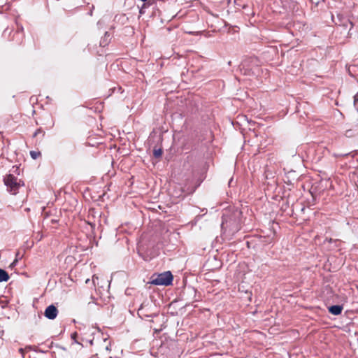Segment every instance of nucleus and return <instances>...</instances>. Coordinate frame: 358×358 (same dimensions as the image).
<instances>
[{
  "instance_id": "2eb2a0df",
  "label": "nucleus",
  "mask_w": 358,
  "mask_h": 358,
  "mask_svg": "<svg viewBox=\"0 0 358 358\" xmlns=\"http://www.w3.org/2000/svg\"><path fill=\"white\" fill-rule=\"evenodd\" d=\"M357 101H358V94H356L354 96V103H355V104L357 103Z\"/></svg>"
},
{
  "instance_id": "9b49d317",
  "label": "nucleus",
  "mask_w": 358,
  "mask_h": 358,
  "mask_svg": "<svg viewBox=\"0 0 358 358\" xmlns=\"http://www.w3.org/2000/svg\"><path fill=\"white\" fill-rule=\"evenodd\" d=\"M18 257H19V253H17V254H16V258H15V260H14V261L10 264V268H13L14 266H16V263H17V262L18 261Z\"/></svg>"
},
{
  "instance_id": "20e7f679",
  "label": "nucleus",
  "mask_w": 358,
  "mask_h": 358,
  "mask_svg": "<svg viewBox=\"0 0 358 358\" xmlns=\"http://www.w3.org/2000/svg\"><path fill=\"white\" fill-rule=\"evenodd\" d=\"M58 310L54 305L48 306L44 312V315L50 320H54L57 317Z\"/></svg>"
},
{
  "instance_id": "9d476101",
  "label": "nucleus",
  "mask_w": 358,
  "mask_h": 358,
  "mask_svg": "<svg viewBox=\"0 0 358 358\" xmlns=\"http://www.w3.org/2000/svg\"><path fill=\"white\" fill-rule=\"evenodd\" d=\"M157 255V252L155 251L154 252L150 253V257H145V256H143V258L145 261H148V260L151 259L152 257H155Z\"/></svg>"
},
{
  "instance_id": "7ed1b4c3",
  "label": "nucleus",
  "mask_w": 358,
  "mask_h": 358,
  "mask_svg": "<svg viewBox=\"0 0 358 358\" xmlns=\"http://www.w3.org/2000/svg\"><path fill=\"white\" fill-rule=\"evenodd\" d=\"M4 183L7 187L8 191L12 194H16L19 188L23 185L21 180L11 174L6 176L4 178Z\"/></svg>"
},
{
  "instance_id": "6e6552de",
  "label": "nucleus",
  "mask_w": 358,
  "mask_h": 358,
  "mask_svg": "<svg viewBox=\"0 0 358 358\" xmlns=\"http://www.w3.org/2000/svg\"><path fill=\"white\" fill-rule=\"evenodd\" d=\"M162 150L160 148L155 149L153 151V155L156 158H159L162 155Z\"/></svg>"
},
{
  "instance_id": "0eeeda50",
  "label": "nucleus",
  "mask_w": 358,
  "mask_h": 358,
  "mask_svg": "<svg viewBox=\"0 0 358 358\" xmlns=\"http://www.w3.org/2000/svg\"><path fill=\"white\" fill-rule=\"evenodd\" d=\"M9 279V275L6 270H0V282H6Z\"/></svg>"
},
{
  "instance_id": "f3484780",
  "label": "nucleus",
  "mask_w": 358,
  "mask_h": 358,
  "mask_svg": "<svg viewBox=\"0 0 358 358\" xmlns=\"http://www.w3.org/2000/svg\"><path fill=\"white\" fill-rule=\"evenodd\" d=\"M72 258H73L72 257H68L66 258V259H70V260H71Z\"/></svg>"
},
{
  "instance_id": "4468645a",
  "label": "nucleus",
  "mask_w": 358,
  "mask_h": 358,
  "mask_svg": "<svg viewBox=\"0 0 358 358\" xmlns=\"http://www.w3.org/2000/svg\"><path fill=\"white\" fill-rule=\"evenodd\" d=\"M19 352L22 355V357H24V349L23 348H20L19 349Z\"/></svg>"
},
{
  "instance_id": "a211bd4d",
  "label": "nucleus",
  "mask_w": 358,
  "mask_h": 358,
  "mask_svg": "<svg viewBox=\"0 0 358 358\" xmlns=\"http://www.w3.org/2000/svg\"><path fill=\"white\" fill-rule=\"evenodd\" d=\"M141 1H143V2H145V1H146L147 0H141Z\"/></svg>"
},
{
  "instance_id": "1a4fd4ad",
  "label": "nucleus",
  "mask_w": 358,
  "mask_h": 358,
  "mask_svg": "<svg viewBox=\"0 0 358 358\" xmlns=\"http://www.w3.org/2000/svg\"><path fill=\"white\" fill-rule=\"evenodd\" d=\"M30 155H31V157L34 159H37L41 155V152H36V151H31L30 152Z\"/></svg>"
},
{
  "instance_id": "f03ea898",
  "label": "nucleus",
  "mask_w": 358,
  "mask_h": 358,
  "mask_svg": "<svg viewBox=\"0 0 358 358\" xmlns=\"http://www.w3.org/2000/svg\"><path fill=\"white\" fill-rule=\"evenodd\" d=\"M173 275L170 271L161 273H155L150 278L149 283L159 286H169L172 285Z\"/></svg>"
},
{
  "instance_id": "6ab92c4d",
  "label": "nucleus",
  "mask_w": 358,
  "mask_h": 358,
  "mask_svg": "<svg viewBox=\"0 0 358 358\" xmlns=\"http://www.w3.org/2000/svg\"><path fill=\"white\" fill-rule=\"evenodd\" d=\"M110 358H112V357H110Z\"/></svg>"
},
{
  "instance_id": "ddd939ff",
  "label": "nucleus",
  "mask_w": 358,
  "mask_h": 358,
  "mask_svg": "<svg viewBox=\"0 0 358 358\" xmlns=\"http://www.w3.org/2000/svg\"><path fill=\"white\" fill-rule=\"evenodd\" d=\"M3 335V330H1L0 331V344H2L3 343V339H2V336Z\"/></svg>"
},
{
  "instance_id": "f257e3e1",
  "label": "nucleus",
  "mask_w": 358,
  "mask_h": 358,
  "mask_svg": "<svg viewBox=\"0 0 358 358\" xmlns=\"http://www.w3.org/2000/svg\"><path fill=\"white\" fill-rule=\"evenodd\" d=\"M240 214L239 211L233 213H224L221 224L222 229L231 234L238 231L241 229Z\"/></svg>"
},
{
  "instance_id": "dca6fc26",
  "label": "nucleus",
  "mask_w": 358,
  "mask_h": 358,
  "mask_svg": "<svg viewBox=\"0 0 358 358\" xmlns=\"http://www.w3.org/2000/svg\"><path fill=\"white\" fill-rule=\"evenodd\" d=\"M325 241H327L329 243H331L332 242V239L331 238H329V239L326 238Z\"/></svg>"
},
{
  "instance_id": "39448f33",
  "label": "nucleus",
  "mask_w": 358,
  "mask_h": 358,
  "mask_svg": "<svg viewBox=\"0 0 358 358\" xmlns=\"http://www.w3.org/2000/svg\"><path fill=\"white\" fill-rule=\"evenodd\" d=\"M343 309V307L341 305H334L328 308L329 312L334 315H338L341 314Z\"/></svg>"
},
{
  "instance_id": "423d86ee",
  "label": "nucleus",
  "mask_w": 358,
  "mask_h": 358,
  "mask_svg": "<svg viewBox=\"0 0 358 358\" xmlns=\"http://www.w3.org/2000/svg\"><path fill=\"white\" fill-rule=\"evenodd\" d=\"M334 259V257H331L330 259L324 258V263L320 264L317 265V266L322 267L323 268H330L331 266H335V265L332 264V261Z\"/></svg>"
},
{
  "instance_id": "f8f14e48",
  "label": "nucleus",
  "mask_w": 358,
  "mask_h": 358,
  "mask_svg": "<svg viewBox=\"0 0 358 358\" xmlns=\"http://www.w3.org/2000/svg\"><path fill=\"white\" fill-rule=\"evenodd\" d=\"M40 133H42V131H41V129H37V130L34 132V137L37 136Z\"/></svg>"
}]
</instances>
